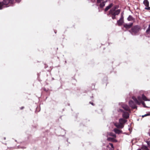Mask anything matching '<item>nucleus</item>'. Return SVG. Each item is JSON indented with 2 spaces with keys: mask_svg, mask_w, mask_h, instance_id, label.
<instances>
[{
  "mask_svg": "<svg viewBox=\"0 0 150 150\" xmlns=\"http://www.w3.org/2000/svg\"><path fill=\"white\" fill-rule=\"evenodd\" d=\"M16 0V1L18 3H19L21 1V0Z\"/></svg>",
  "mask_w": 150,
  "mask_h": 150,
  "instance_id": "c85d7f7f",
  "label": "nucleus"
},
{
  "mask_svg": "<svg viewBox=\"0 0 150 150\" xmlns=\"http://www.w3.org/2000/svg\"><path fill=\"white\" fill-rule=\"evenodd\" d=\"M127 121L126 120L123 118H120L119 120V123L123 125V124L125 123Z\"/></svg>",
  "mask_w": 150,
  "mask_h": 150,
  "instance_id": "f8f14e48",
  "label": "nucleus"
},
{
  "mask_svg": "<svg viewBox=\"0 0 150 150\" xmlns=\"http://www.w3.org/2000/svg\"><path fill=\"white\" fill-rule=\"evenodd\" d=\"M129 105L133 109H137V107L134 102L132 100H130L129 102Z\"/></svg>",
  "mask_w": 150,
  "mask_h": 150,
  "instance_id": "0eeeda50",
  "label": "nucleus"
},
{
  "mask_svg": "<svg viewBox=\"0 0 150 150\" xmlns=\"http://www.w3.org/2000/svg\"><path fill=\"white\" fill-rule=\"evenodd\" d=\"M128 129H129V131H131V129H130V128H129Z\"/></svg>",
  "mask_w": 150,
  "mask_h": 150,
  "instance_id": "c9c22d12",
  "label": "nucleus"
},
{
  "mask_svg": "<svg viewBox=\"0 0 150 150\" xmlns=\"http://www.w3.org/2000/svg\"><path fill=\"white\" fill-rule=\"evenodd\" d=\"M143 4L146 7L149 6V2L148 0H144L143 1Z\"/></svg>",
  "mask_w": 150,
  "mask_h": 150,
  "instance_id": "f3484780",
  "label": "nucleus"
},
{
  "mask_svg": "<svg viewBox=\"0 0 150 150\" xmlns=\"http://www.w3.org/2000/svg\"><path fill=\"white\" fill-rule=\"evenodd\" d=\"M115 126L118 128H123L124 126L120 123L119 124H115Z\"/></svg>",
  "mask_w": 150,
  "mask_h": 150,
  "instance_id": "ddd939ff",
  "label": "nucleus"
},
{
  "mask_svg": "<svg viewBox=\"0 0 150 150\" xmlns=\"http://www.w3.org/2000/svg\"><path fill=\"white\" fill-rule=\"evenodd\" d=\"M110 145L112 148H113V146L112 144L110 143Z\"/></svg>",
  "mask_w": 150,
  "mask_h": 150,
  "instance_id": "cd10ccee",
  "label": "nucleus"
},
{
  "mask_svg": "<svg viewBox=\"0 0 150 150\" xmlns=\"http://www.w3.org/2000/svg\"><path fill=\"white\" fill-rule=\"evenodd\" d=\"M122 107L125 110L130 112V110L129 106L126 105L122 104Z\"/></svg>",
  "mask_w": 150,
  "mask_h": 150,
  "instance_id": "6e6552de",
  "label": "nucleus"
},
{
  "mask_svg": "<svg viewBox=\"0 0 150 150\" xmlns=\"http://www.w3.org/2000/svg\"><path fill=\"white\" fill-rule=\"evenodd\" d=\"M142 99L144 101H149L150 100L148 99L146 97L144 94H143L142 95Z\"/></svg>",
  "mask_w": 150,
  "mask_h": 150,
  "instance_id": "2eb2a0df",
  "label": "nucleus"
},
{
  "mask_svg": "<svg viewBox=\"0 0 150 150\" xmlns=\"http://www.w3.org/2000/svg\"><path fill=\"white\" fill-rule=\"evenodd\" d=\"M24 108V107H22L21 108V109H23V108Z\"/></svg>",
  "mask_w": 150,
  "mask_h": 150,
  "instance_id": "72a5a7b5",
  "label": "nucleus"
},
{
  "mask_svg": "<svg viewBox=\"0 0 150 150\" xmlns=\"http://www.w3.org/2000/svg\"><path fill=\"white\" fill-rule=\"evenodd\" d=\"M118 25L119 26H121L124 23V17L123 15H121L120 19L117 21Z\"/></svg>",
  "mask_w": 150,
  "mask_h": 150,
  "instance_id": "423d86ee",
  "label": "nucleus"
},
{
  "mask_svg": "<svg viewBox=\"0 0 150 150\" xmlns=\"http://www.w3.org/2000/svg\"><path fill=\"white\" fill-rule=\"evenodd\" d=\"M119 6L118 5H116L113 6L112 7V8L110 9L109 11L115 12L117 11H118V12L120 13V9H118L116 10L119 8Z\"/></svg>",
  "mask_w": 150,
  "mask_h": 150,
  "instance_id": "39448f33",
  "label": "nucleus"
},
{
  "mask_svg": "<svg viewBox=\"0 0 150 150\" xmlns=\"http://www.w3.org/2000/svg\"><path fill=\"white\" fill-rule=\"evenodd\" d=\"M148 134L150 136V129L149 130V132L148 133Z\"/></svg>",
  "mask_w": 150,
  "mask_h": 150,
  "instance_id": "7c9ffc66",
  "label": "nucleus"
},
{
  "mask_svg": "<svg viewBox=\"0 0 150 150\" xmlns=\"http://www.w3.org/2000/svg\"><path fill=\"white\" fill-rule=\"evenodd\" d=\"M89 103H90V104H91L92 105H94V104H93V103L91 102H89Z\"/></svg>",
  "mask_w": 150,
  "mask_h": 150,
  "instance_id": "c756f323",
  "label": "nucleus"
},
{
  "mask_svg": "<svg viewBox=\"0 0 150 150\" xmlns=\"http://www.w3.org/2000/svg\"><path fill=\"white\" fill-rule=\"evenodd\" d=\"M141 30V27L138 25L134 26L129 31L131 34L133 35H137Z\"/></svg>",
  "mask_w": 150,
  "mask_h": 150,
  "instance_id": "f257e3e1",
  "label": "nucleus"
},
{
  "mask_svg": "<svg viewBox=\"0 0 150 150\" xmlns=\"http://www.w3.org/2000/svg\"><path fill=\"white\" fill-rule=\"evenodd\" d=\"M103 0H97V3L98 4H99V3H101V1H102Z\"/></svg>",
  "mask_w": 150,
  "mask_h": 150,
  "instance_id": "b1692460",
  "label": "nucleus"
},
{
  "mask_svg": "<svg viewBox=\"0 0 150 150\" xmlns=\"http://www.w3.org/2000/svg\"><path fill=\"white\" fill-rule=\"evenodd\" d=\"M150 115V114L149 113H147L146 114L144 115V116L145 117H146V116H149Z\"/></svg>",
  "mask_w": 150,
  "mask_h": 150,
  "instance_id": "a878e982",
  "label": "nucleus"
},
{
  "mask_svg": "<svg viewBox=\"0 0 150 150\" xmlns=\"http://www.w3.org/2000/svg\"><path fill=\"white\" fill-rule=\"evenodd\" d=\"M127 20L129 21H132L134 20V19L132 16L129 15L127 18Z\"/></svg>",
  "mask_w": 150,
  "mask_h": 150,
  "instance_id": "6ab92c4d",
  "label": "nucleus"
},
{
  "mask_svg": "<svg viewBox=\"0 0 150 150\" xmlns=\"http://www.w3.org/2000/svg\"><path fill=\"white\" fill-rule=\"evenodd\" d=\"M114 131L116 134H120L121 133L122 131L118 129L117 128H115L114 129Z\"/></svg>",
  "mask_w": 150,
  "mask_h": 150,
  "instance_id": "4468645a",
  "label": "nucleus"
},
{
  "mask_svg": "<svg viewBox=\"0 0 150 150\" xmlns=\"http://www.w3.org/2000/svg\"><path fill=\"white\" fill-rule=\"evenodd\" d=\"M141 148L143 150H150L146 146L144 145L142 146Z\"/></svg>",
  "mask_w": 150,
  "mask_h": 150,
  "instance_id": "dca6fc26",
  "label": "nucleus"
},
{
  "mask_svg": "<svg viewBox=\"0 0 150 150\" xmlns=\"http://www.w3.org/2000/svg\"><path fill=\"white\" fill-rule=\"evenodd\" d=\"M113 6V4L112 3H110L108 6L106 7L105 9V11H107L109 9L111 8Z\"/></svg>",
  "mask_w": 150,
  "mask_h": 150,
  "instance_id": "9b49d317",
  "label": "nucleus"
},
{
  "mask_svg": "<svg viewBox=\"0 0 150 150\" xmlns=\"http://www.w3.org/2000/svg\"><path fill=\"white\" fill-rule=\"evenodd\" d=\"M142 117H145V116H144V115H142Z\"/></svg>",
  "mask_w": 150,
  "mask_h": 150,
  "instance_id": "f704fd0d",
  "label": "nucleus"
},
{
  "mask_svg": "<svg viewBox=\"0 0 150 150\" xmlns=\"http://www.w3.org/2000/svg\"><path fill=\"white\" fill-rule=\"evenodd\" d=\"M138 98L139 100L140 97H138Z\"/></svg>",
  "mask_w": 150,
  "mask_h": 150,
  "instance_id": "4c0bfd02",
  "label": "nucleus"
},
{
  "mask_svg": "<svg viewBox=\"0 0 150 150\" xmlns=\"http://www.w3.org/2000/svg\"><path fill=\"white\" fill-rule=\"evenodd\" d=\"M133 25L132 23H130L129 24H125L124 25V27L127 29H128L131 28Z\"/></svg>",
  "mask_w": 150,
  "mask_h": 150,
  "instance_id": "1a4fd4ad",
  "label": "nucleus"
},
{
  "mask_svg": "<svg viewBox=\"0 0 150 150\" xmlns=\"http://www.w3.org/2000/svg\"><path fill=\"white\" fill-rule=\"evenodd\" d=\"M120 14L117 11L115 12L109 11V13L107 14V15L108 16L110 15L111 16L112 18V19L114 20L116 18V16Z\"/></svg>",
  "mask_w": 150,
  "mask_h": 150,
  "instance_id": "20e7f679",
  "label": "nucleus"
},
{
  "mask_svg": "<svg viewBox=\"0 0 150 150\" xmlns=\"http://www.w3.org/2000/svg\"><path fill=\"white\" fill-rule=\"evenodd\" d=\"M6 139V137H4V140H5V139Z\"/></svg>",
  "mask_w": 150,
  "mask_h": 150,
  "instance_id": "58836bf2",
  "label": "nucleus"
},
{
  "mask_svg": "<svg viewBox=\"0 0 150 150\" xmlns=\"http://www.w3.org/2000/svg\"><path fill=\"white\" fill-rule=\"evenodd\" d=\"M117 111L118 112H123L122 117L124 118L128 119L129 117V113L128 112H124L123 110L119 108L118 109Z\"/></svg>",
  "mask_w": 150,
  "mask_h": 150,
  "instance_id": "7ed1b4c3",
  "label": "nucleus"
},
{
  "mask_svg": "<svg viewBox=\"0 0 150 150\" xmlns=\"http://www.w3.org/2000/svg\"><path fill=\"white\" fill-rule=\"evenodd\" d=\"M113 138L111 137H108L107 138V140L108 141H112V140Z\"/></svg>",
  "mask_w": 150,
  "mask_h": 150,
  "instance_id": "4be33fe9",
  "label": "nucleus"
},
{
  "mask_svg": "<svg viewBox=\"0 0 150 150\" xmlns=\"http://www.w3.org/2000/svg\"><path fill=\"white\" fill-rule=\"evenodd\" d=\"M110 135L114 137H116V136L115 134H113L112 133H111L110 134Z\"/></svg>",
  "mask_w": 150,
  "mask_h": 150,
  "instance_id": "412c9836",
  "label": "nucleus"
},
{
  "mask_svg": "<svg viewBox=\"0 0 150 150\" xmlns=\"http://www.w3.org/2000/svg\"><path fill=\"white\" fill-rule=\"evenodd\" d=\"M145 9H147V10H150V7H149V6H148L146 7L145 8Z\"/></svg>",
  "mask_w": 150,
  "mask_h": 150,
  "instance_id": "5701e85b",
  "label": "nucleus"
},
{
  "mask_svg": "<svg viewBox=\"0 0 150 150\" xmlns=\"http://www.w3.org/2000/svg\"><path fill=\"white\" fill-rule=\"evenodd\" d=\"M93 87L92 88L94 89V87H95V85L94 84L93 85Z\"/></svg>",
  "mask_w": 150,
  "mask_h": 150,
  "instance_id": "2f4dec72",
  "label": "nucleus"
},
{
  "mask_svg": "<svg viewBox=\"0 0 150 150\" xmlns=\"http://www.w3.org/2000/svg\"><path fill=\"white\" fill-rule=\"evenodd\" d=\"M14 0H3L2 2H0V9H1L3 7L8 6L9 4H12L13 3Z\"/></svg>",
  "mask_w": 150,
  "mask_h": 150,
  "instance_id": "f03ea898",
  "label": "nucleus"
},
{
  "mask_svg": "<svg viewBox=\"0 0 150 150\" xmlns=\"http://www.w3.org/2000/svg\"><path fill=\"white\" fill-rule=\"evenodd\" d=\"M105 6V4L104 2H102L100 4V8H103Z\"/></svg>",
  "mask_w": 150,
  "mask_h": 150,
  "instance_id": "aec40b11",
  "label": "nucleus"
},
{
  "mask_svg": "<svg viewBox=\"0 0 150 150\" xmlns=\"http://www.w3.org/2000/svg\"><path fill=\"white\" fill-rule=\"evenodd\" d=\"M106 2H107V1H104L102 2H104V4H105V3Z\"/></svg>",
  "mask_w": 150,
  "mask_h": 150,
  "instance_id": "473e14b6",
  "label": "nucleus"
},
{
  "mask_svg": "<svg viewBox=\"0 0 150 150\" xmlns=\"http://www.w3.org/2000/svg\"><path fill=\"white\" fill-rule=\"evenodd\" d=\"M132 98L133 99V100L135 101V103L138 104L139 105L140 104V103H139V101H138V100L137 99L135 98V97H132Z\"/></svg>",
  "mask_w": 150,
  "mask_h": 150,
  "instance_id": "a211bd4d",
  "label": "nucleus"
},
{
  "mask_svg": "<svg viewBox=\"0 0 150 150\" xmlns=\"http://www.w3.org/2000/svg\"><path fill=\"white\" fill-rule=\"evenodd\" d=\"M146 35L148 37H150V24L146 32Z\"/></svg>",
  "mask_w": 150,
  "mask_h": 150,
  "instance_id": "9d476101",
  "label": "nucleus"
},
{
  "mask_svg": "<svg viewBox=\"0 0 150 150\" xmlns=\"http://www.w3.org/2000/svg\"><path fill=\"white\" fill-rule=\"evenodd\" d=\"M18 148H22V149H24V148H25L26 147H21V146H18Z\"/></svg>",
  "mask_w": 150,
  "mask_h": 150,
  "instance_id": "bb28decb",
  "label": "nucleus"
},
{
  "mask_svg": "<svg viewBox=\"0 0 150 150\" xmlns=\"http://www.w3.org/2000/svg\"><path fill=\"white\" fill-rule=\"evenodd\" d=\"M44 90L45 91H47V90L45 88H44Z\"/></svg>",
  "mask_w": 150,
  "mask_h": 150,
  "instance_id": "e433bc0d",
  "label": "nucleus"
},
{
  "mask_svg": "<svg viewBox=\"0 0 150 150\" xmlns=\"http://www.w3.org/2000/svg\"><path fill=\"white\" fill-rule=\"evenodd\" d=\"M137 150H141L140 149H138Z\"/></svg>",
  "mask_w": 150,
  "mask_h": 150,
  "instance_id": "ea45409f",
  "label": "nucleus"
},
{
  "mask_svg": "<svg viewBox=\"0 0 150 150\" xmlns=\"http://www.w3.org/2000/svg\"><path fill=\"white\" fill-rule=\"evenodd\" d=\"M146 142L147 143V145L148 146H149V145H150V142L149 141H146Z\"/></svg>",
  "mask_w": 150,
  "mask_h": 150,
  "instance_id": "393cba45",
  "label": "nucleus"
}]
</instances>
